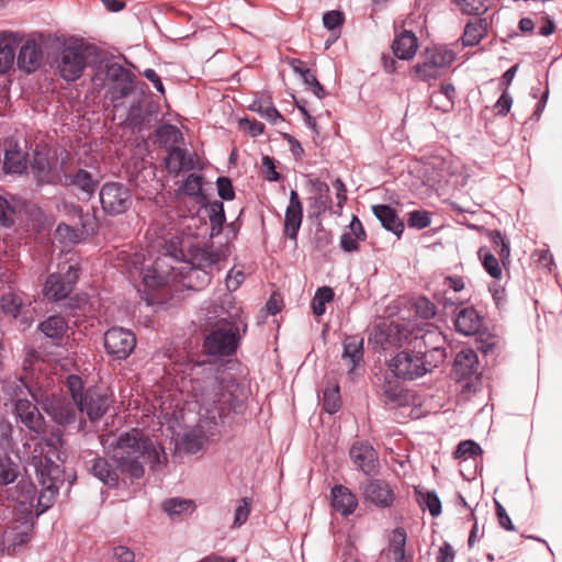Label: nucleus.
<instances>
[{
  "instance_id": "1",
  "label": "nucleus",
  "mask_w": 562,
  "mask_h": 562,
  "mask_svg": "<svg viewBox=\"0 0 562 562\" xmlns=\"http://www.w3.org/2000/svg\"><path fill=\"white\" fill-rule=\"evenodd\" d=\"M238 385L232 378L222 374L221 376H209L203 384L194 382L193 395L200 405L199 424L187 430L179 440L181 449L189 453H196L201 450L206 438L214 435L215 428L224 423V419L237 409Z\"/></svg>"
},
{
  "instance_id": "2",
  "label": "nucleus",
  "mask_w": 562,
  "mask_h": 562,
  "mask_svg": "<svg viewBox=\"0 0 562 562\" xmlns=\"http://www.w3.org/2000/svg\"><path fill=\"white\" fill-rule=\"evenodd\" d=\"M63 446L61 435L54 432L49 439H40L31 452V464L42 486L37 496L36 487L31 482H20L16 492V502L22 507V515L35 508L36 516L45 513L54 503L60 481V468L56 464L58 450Z\"/></svg>"
},
{
  "instance_id": "3",
  "label": "nucleus",
  "mask_w": 562,
  "mask_h": 562,
  "mask_svg": "<svg viewBox=\"0 0 562 562\" xmlns=\"http://www.w3.org/2000/svg\"><path fill=\"white\" fill-rule=\"evenodd\" d=\"M101 443L117 469L133 479L144 475V462L155 468L167 460L165 450L138 429H131L117 437L101 436Z\"/></svg>"
},
{
  "instance_id": "4",
  "label": "nucleus",
  "mask_w": 562,
  "mask_h": 562,
  "mask_svg": "<svg viewBox=\"0 0 562 562\" xmlns=\"http://www.w3.org/2000/svg\"><path fill=\"white\" fill-rule=\"evenodd\" d=\"M246 323L238 316V310L229 314V319L218 321L204 339V349L212 356H229L235 352Z\"/></svg>"
},
{
  "instance_id": "5",
  "label": "nucleus",
  "mask_w": 562,
  "mask_h": 562,
  "mask_svg": "<svg viewBox=\"0 0 562 562\" xmlns=\"http://www.w3.org/2000/svg\"><path fill=\"white\" fill-rule=\"evenodd\" d=\"M422 59L420 63L414 66L413 71L419 80L427 81L436 79L441 70L452 64L454 53L442 46L426 48Z\"/></svg>"
},
{
  "instance_id": "6",
  "label": "nucleus",
  "mask_w": 562,
  "mask_h": 562,
  "mask_svg": "<svg viewBox=\"0 0 562 562\" xmlns=\"http://www.w3.org/2000/svg\"><path fill=\"white\" fill-rule=\"evenodd\" d=\"M435 367H437L436 363L426 358L422 350L417 353L401 351L390 362L391 371L404 380L420 378Z\"/></svg>"
},
{
  "instance_id": "7",
  "label": "nucleus",
  "mask_w": 562,
  "mask_h": 562,
  "mask_svg": "<svg viewBox=\"0 0 562 562\" xmlns=\"http://www.w3.org/2000/svg\"><path fill=\"white\" fill-rule=\"evenodd\" d=\"M59 75L67 81L77 80L86 67V56L82 43L70 41L66 43L56 59Z\"/></svg>"
},
{
  "instance_id": "8",
  "label": "nucleus",
  "mask_w": 562,
  "mask_h": 562,
  "mask_svg": "<svg viewBox=\"0 0 562 562\" xmlns=\"http://www.w3.org/2000/svg\"><path fill=\"white\" fill-rule=\"evenodd\" d=\"M134 269L139 270L143 279L145 292L154 291L165 286L168 282L169 271L162 269V258H157L154 262L146 265L143 254H135L132 260ZM145 301L147 305L155 304V300L146 293Z\"/></svg>"
},
{
  "instance_id": "9",
  "label": "nucleus",
  "mask_w": 562,
  "mask_h": 562,
  "mask_svg": "<svg viewBox=\"0 0 562 562\" xmlns=\"http://www.w3.org/2000/svg\"><path fill=\"white\" fill-rule=\"evenodd\" d=\"M102 209L111 215L126 212L132 205V194L127 187L119 182L105 183L100 191Z\"/></svg>"
},
{
  "instance_id": "10",
  "label": "nucleus",
  "mask_w": 562,
  "mask_h": 562,
  "mask_svg": "<svg viewBox=\"0 0 562 562\" xmlns=\"http://www.w3.org/2000/svg\"><path fill=\"white\" fill-rule=\"evenodd\" d=\"M460 168V162L451 157H431L424 164V183L434 188L441 181H448L449 177L457 176Z\"/></svg>"
},
{
  "instance_id": "11",
  "label": "nucleus",
  "mask_w": 562,
  "mask_h": 562,
  "mask_svg": "<svg viewBox=\"0 0 562 562\" xmlns=\"http://www.w3.org/2000/svg\"><path fill=\"white\" fill-rule=\"evenodd\" d=\"M136 338L134 334L122 327H112L104 334L106 352L115 359H125L134 350Z\"/></svg>"
},
{
  "instance_id": "12",
  "label": "nucleus",
  "mask_w": 562,
  "mask_h": 562,
  "mask_svg": "<svg viewBox=\"0 0 562 562\" xmlns=\"http://www.w3.org/2000/svg\"><path fill=\"white\" fill-rule=\"evenodd\" d=\"M45 412L59 425H69L76 420L75 403L59 394H50L41 400Z\"/></svg>"
},
{
  "instance_id": "13",
  "label": "nucleus",
  "mask_w": 562,
  "mask_h": 562,
  "mask_svg": "<svg viewBox=\"0 0 562 562\" xmlns=\"http://www.w3.org/2000/svg\"><path fill=\"white\" fill-rule=\"evenodd\" d=\"M78 279V270L74 266H68L65 277L52 273L48 276L44 294L48 300L60 301L68 296L72 290L74 283Z\"/></svg>"
},
{
  "instance_id": "14",
  "label": "nucleus",
  "mask_w": 562,
  "mask_h": 562,
  "mask_svg": "<svg viewBox=\"0 0 562 562\" xmlns=\"http://www.w3.org/2000/svg\"><path fill=\"white\" fill-rule=\"evenodd\" d=\"M27 394L31 395L32 401L24 397H19L15 402V412L20 417L21 422L30 429L35 432H42L44 427V419L37 408V406L33 403L40 402L38 397L30 391L27 386H25Z\"/></svg>"
},
{
  "instance_id": "15",
  "label": "nucleus",
  "mask_w": 562,
  "mask_h": 562,
  "mask_svg": "<svg viewBox=\"0 0 562 562\" xmlns=\"http://www.w3.org/2000/svg\"><path fill=\"white\" fill-rule=\"evenodd\" d=\"M349 457L353 464L367 475L378 471L379 458L374 448L364 441L355 442L349 450Z\"/></svg>"
},
{
  "instance_id": "16",
  "label": "nucleus",
  "mask_w": 562,
  "mask_h": 562,
  "mask_svg": "<svg viewBox=\"0 0 562 562\" xmlns=\"http://www.w3.org/2000/svg\"><path fill=\"white\" fill-rule=\"evenodd\" d=\"M91 422L100 419L109 408V398L95 389H88L75 404Z\"/></svg>"
},
{
  "instance_id": "17",
  "label": "nucleus",
  "mask_w": 562,
  "mask_h": 562,
  "mask_svg": "<svg viewBox=\"0 0 562 562\" xmlns=\"http://www.w3.org/2000/svg\"><path fill=\"white\" fill-rule=\"evenodd\" d=\"M362 493L367 501L386 508L393 505L395 494L391 485L383 480H369L362 485Z\"/></svg>"
},
{
  "instance_id": "18",
  "label": "nucleus",
  "mask_w": 562,
  "mask_h": 562,
  "mask_svg": "<svg viewBox=\"0 0 562 562\" xmlns=\"http://www.w3.org/2000/svg\"><path fill=\"white\" fill-rule=\"evenodd\" d=\"M303 221V204L295 190L290 191L289 205L284 215V234L295 240Z\"/></svg>"
},
{
  "instance_id": "19",
  "label": "nucleus",
  "mask_w": 562,
  "mask_h": 562,
  "mask_svg": "<svg viewBox=\"0 0 562 562\" xmlns=\"http://www.w3.org/2000/svg\"><path fill=\"white\" fill-rule=\"evenodd\" d=\"M21 35L12 31H0V74L7 72L15 59V49L21 43Z\"/></svg>"
},
{
  "instance_id": "20",
  "label": "nucleus",
  "mask_w": 562,
  "mask_h": 562,
  "mask_svg": "<svg viewBox=\"0 0 562 562\" xmlns=\"http://www.w3.org/2000/svg\"><path fill=\"white\" fill-rule=\"evenodd\" d=\"M1 302L4 313L12 315L14 318H20L25 328L32 324L35 312L30 305H25L18 294H4Z\"/></svg>"
},
{
  "instance_id": "21",
  "label": "nucleus",
  "mask_w": 562,
  "mask_h": 562,
  "mask_svg": "<svg viewBox=\"0 0 562 562\" xmlns=\"http://www.w3.org/2000/svg\"><path fill=\"white\" fill-rule=\"evenodd\" d=\"M420 338L426 347V350L423 351V355L432 363H436V366L442 362L446 358L443 348L446 338L442 333L438 329H429Z\"/></svg>"
},
{
  "instance_id": "22",
  "label": "nucleus",
  "mask_w": 562,
  "mask_h": 562,
  "mask_svg": "<svg viewBox=\"0 0 562 562\" xmlns=\"http://www.w3.org/2000/svg\"><path fill=\"white\" fill-rule=\"evenodd\" d=\"M407 535L403 528H396L392 531L387 548L382 551V555L392 562H411V558L406 555Z\"/></svg>"
},
{
  "instance_id": "23",
  "label": "nucleus",
  "mask_w": 562,
  "mask_h": 562,
  "mask_svg": "<svg viewBox=\"0 0 562 562\" xmlns=\"http://www.w3.org/2000/svg\"><path fill=\"white\" fill-rule=\"evenodd\" d=\"M342 347V361L348 368V373H352L363 360V338L348 336L345 338Z\"/></svg>"
},
{
  "instance_id": "24",
  "label": "nucleus",
  "mask_w": 562,
  "mask_h": 562,
  "mask_svg": "<svg viewBox=\"0 0 562 562\" xmlns=\"http://www.w3.org/2000/svg\"><path fill=\"white\" fill-rule=\"evenodd\" d=\"M331 506L342 516H348L356 510L358 499L348 487L344 485H335L331 488Z\"/></svg>"
},
{
  "instance_id": "25",
  "label": "nucleus",
  "mask_w": 562,
  "mask_h": 562,
  "mask_svg": "<svg viewBox=\"0 0 562 562\" xmlns=\"http://www.w3.org/2000/svg\"><path fill=\"white\" fill-rule=\"evenodd\" d=\"M27 158L19 145L9 140L5 145L3 170L5 173H23L27 169Z\"/></svg>"
},
{
  "instance_id": "26",
  "label": "nucleus",
  "mask_w": 562,
  "mask_h": 562,
  "mask_svg": "<svg viewBox=\"0 0 562 562\" xmlns=\"http://www.w3.org/2000/svg\"><path fill=\"white\" fill-rule=\"evenodd\" d=\"M479 359L474 350L464 348L460 350L454 359L453 372L460 380L472 376L477 371Z\"/></svg>"
},
{
  "instance_id": "27",
  "label": "nucleus",
  "mask_w": 562,
  "mask_h": 562,
  "mask_svg": "<svg viewBox=\"0 0 562 562\" xmlns=\"http://www.w3.org/2000/svg\"><path fill=\"white\" fill-rule=\"evenodd\" d=\"M21 519V524L14 526L13 531L5 532L9 551H14L16 547L27 543L31 539L34 525L33 515L26 513V515H22Z\"/></svg>"
},
{
  "instance_id": "28",
  "label": "nucleus",
  "mask_w": 562,
  "mask_h": 562,
  "mask_svg": "<svg viewBox=\"0 0 562 562\" xmlns=\"http://www.w3.org/2000/svg\"><path fill=\"white\" fill-rule=\"evenodd\" d=\"M108 76L116 82L112 88L113 101L126 97L132 91V80L130 72L122 66H110L108 69Z\"/></svg>"
},
{
  "instance_id": "29",
  "label": "nucleus",
  "mask_w": 562,
  "mask_h": 562,
  "mask_svg": "<svg viewBox=\"0 0 562 562\" xmlns=\"http://www.w3.org/2000/svg\"><path fill=\"white\" fill-rule=\"evenodd\" d=\"M42 49L35 41L24 43L18 55V66L26 72L36 70L41 64Z\"/></svg>"
},
{
  "instance_id": "30",
  "label": "nucleus",
  "mask_w": 562,
  "mask_h": 562,
  "mask_svg": "<svg viewBox=\"0 0 562 562\" xmlns=\"http://www.w3.org/2000/svg\"><path fill=\"white\" fill-rule=\"evenodd\" d=\"M454 326L460 334L464 336H472L480 330L482 321L474 308L465 307L457 314Z\"/></svg>"
},
{
  "instance_id": "31",
  "label": "nucleus",
  "mask_w": 562,
  "mask_h": 562,
  "mask_svg": "<svg viewBox=\"0 0 562 562\" xmlns=\"http://www.w3.org/2000/svg\"><path fill=\"white\" fill-rule=\"evenodd\" d=\"M372 212L381 222L382 226L400 237L404 229V224L397 216L395 210L389 205L379 204L372 206Z\"/></svg>"
},
{
  "instance_id": "32",
  "label": "nucleus",
  "mask_w": 562,
  "mask_h": 562,
  "mask_svg": "<svg viewBox=\"0 0 562 562\" xmlns=\"http://www.w3.org/2000/svg\"><path fill=\"white\" fill-rule=\"evenodd\" d=\"M418 41L411 31H403L393 42L392 48L395 56L400 59H412L417 50Z\"/></svg>"
},
{
  "instance_id": "33",
  "label": "nucleus",
  "mask_w": 562,
  "mask_h": 562,
  "mask_svg": "<svg viewBox=\"0 0 562 562\" xmlns=\"http://www.w3.org/2000/svg\"><path fill=\"white\" fill-rule=\"evenodd\" d=\"M38 329L48 338L59 339L68 330V323L63 316L53 315L41 322Z\"/></svg>"
},
{
  "instance_id": "34",
  "label": "nucleus",
  "mask_w": 562,
  "mask_h": 562,
  "mask_svg": "<svg viewBox=\"0 0 562 562\" xmlns=\"http://www.w3.org/2000/svg\"><path fill=\"white\" fill-rule=\"evenodd\" d=\"M92 474L106 485L114 486L119 482V474L103 458H97L91 467Z\"/></svg>"
},
{
  "instance_id": "35",
  "label": "nucleus",
  "mask_w": 562,
  "mask_h": 562,
  "mask_svg": "<svg viewBox=\"0 0 562 562\" xmlns=\"http://www.w3.org/2000/svg\"><path fill=\"white\" fill-rule=\"evenodd\" d=\"M162 509L171 518L190 515L194 512L195 505L191 499L170 498L162 503Z\"/></svg>"
},
{
  "instance_id": "36",
  "label": "nucleus",
  "mask_w": 562,
  "mask_h": 562,
  "mask_svg": "<svg viewBox=\"0 0 562 562\" xmlns=\"http://www.w3.org/2000/svg\"><path fill=\"white\" fill-rule=\"evenodd\" d=\"M166 162L168 169L173 172H178L182 169H190L192 167L191 160L188 158L187 150L177 146H172Z\"/></svg>"
},
{
  "instance_id": "37",
  "label": "nucleus",
  "mask_w": 562,
  "mask_h": 562,
  "mask_svg": "<svg viewBox=\"0 0 562 562\" xmlns=\"http://www.w3.org/2000/svg\"><path fill=\"white\" fill-rule=\"evenodd\" d=\"M485 34L483 21L470 22L465 25L462 36L463 45L474 46L481 42Z\"/></svg>"
},
{
  "instance_id": "38",
  "label": "nucleus",
  "mask_w": 562,
  "mask_h": 562,
  "mask_svg": "<svg viewBox=\"0 0 562 562\" xmlns=\"http://www.w3.org/2000/svg\"><path fill=\"white\" fill-rule=\"evenodd\" d=\"M70 183L81 190L87 199L93 194L97 188V182L92 179L91 175L82 169L71 178Z\"/></svg>"
},
{
  "instance_id": "39",
  "label": "nucleus",
  "mask_w": 562,
  "mask_h": 562,
  "mask_svg": "<svg viewBox=\"0 0 562 562\" xmlns=\"http://www.w3.org/2000/svg\"><path fill=\"white\" fill-rule=\"evenodd\" d=\"M31 167L38 181L44 182L49 180L52 168L45 154L35 151Z\"/></svg>"
},
{
  "instance_id": "40",
  "label": "nucleus",
  "mask_w": 562,
  "mask_h": 562,
  "mask_svg": "<svg viewBox=\"0 0 562 562\" xmlns=\"http://www.w3.org/2000/svg\"><path fill=\"white\" fill-rule=\"evenodd\" d=\"M19 475V467L8 456H0V484L8 485Z\"/></svg>"
},
{
  "instance_id": "41",
  "label": "nucleus",
  "mask_w": 562,
  "mask_h": 562,
  "mask_svg": "<svg viewBox=\"0 0 562 562\" xmlns=\"http://www.w3.org/2000/svg\"><path fill=\"white\" fill-rule=\"evenodd\" d=\"M334 299V291L329 286L319 288L312 301V310L316 316H322L326 311V304Z\"/></svg>"
},
{
  "instance_id": "42",
  "label": "nucleus",
  "mask_w": 562,
  "mask_h": 562,
  "mask_svg": "<svg viewBox=\"0 0 562 562\" xmlns=\"http://www.w3.org/2000/svg\"><path fill=\"white\" fill-rule=\"evenodd\" d=\"M340 404L341 403L338 384L335 383L333 385L327 386L324 391L323 397L324 409L329 414H334L339 411Z\"/></svg>"
},
{
  "instance_id": "43",
  "label": "nucleus",
  "mask_w": 562,
  "mask_h": 562,
  "mask_svg": "<svg viewBox=\"0 0 562 562\" xmlns=\"http://www.w3.org/2000/svg\"><path fill=\"white\" fill-rule=\"evenodd\" d=\"M82 233L69 225L59 224L55 231V239L64 246L77 244L81 239Z\"/></svg>"
},
{
  "instance_id": "44",
  "label": "nucleus",
  "mask_w": 562,
  "mask_h": 562,
  "mask_svg": "<svg viewBox=\"0 0 562 562\" xmlns=\"http://www.w3.org/2000/svg\"><path fill=\"white\" fill-rule=\"evenodd\" d=\"M464 14L480 15L488 10V0H456Z\"/></svg>"
},
{
  "instance_id": "45",
  "label": "nucleus",
  "mask_w": 562,
  "mask_h": 562,
  "mask_svg": "<svg viewBox=\"0 0 562 562\" xmlns=\"http://www.w3.org/2000/svg\"><path fill=\"white\" fill-rule=\"evenodd\" d=\"M479 255L482 259V265L487 273L494 279H499L502 277V268L498 263V260L492 255L490 251L481 248Z\"/></svg>"
},
{
  "instance_id": "46",
  "label": "nucleus",
  "mask_w": 562,
  "mask_h": 562,
  "mask_svg": "<svg viewBox=\"0 0 562 562\" xmlns=\"http://www.w3.org/2000/svg\"><path fill=\"white\" fill-rule=\"evenodd\" d=\"M482 453L481 447L473 440L460 442L454 451L456 459H467Z\"/></svg>"
},
{
  "instance_id": "47",
  "label": "nucleus",
  "mask_w": 562,
  "mask_h": 562,
  "mask_svg": "<svg viewBox=\"0 0 562 562\" xmlns=\"http://www.w3.org/2000/svg\"><path fill=\"white\" fill-rule=\"evenodd\" d=\"M157 136L161 142L170 143L172 146H176L180 143L182 135L179 128L173 125H162L157 130Z\"/></svg>"
},
{
  "instance_id": "48",
  "label": "nucleus",
  "mask_w": 562,
  "mask_h": 562,
  "mask_svg": "<svg viewBox=\"0 0 562 562\" xmlns=\"http://www.w3.org/2000/svg\"><path fill=\"white\" fill-rule=\"evenodd\" d=\"M420 506L428 509L431 516L436 517L441 513V503L435 492H427L422 496Z\"/></svg>"
},
{
  "instance_id": "49",
  "label": "nucleus",
  "mask_w": 562,
  "mask_h": 562,
  "mask_svg": "<svg viewBox=\"0 0 562 562\" xmlns=\"http://www.w3.org/2000/svg\"><path fill=\"white\" fill-rule=\"evenodd\" d=\"M66 386L71 395L72 402L76 404L83 396V384L78 375H69L66 380Z\"/></svg>"
},
{
  "instance_id": "50",
  "label": "nucleus",
  "mask_w": 562,
  "mask_h": 562,
  "mask_svg": "<svg viewBox=\"0 0 562 562\" xmlns=\"http://www.w3.org/2000/svg\"><path fill=\"white\" fill-rule=\"evenodd\" d=\"M182 190L184 193L191 196L200 195L202 190V178L194 173L188 176L182 186Z\"/></svg>"
},
{
  "instance_id": "51",
  "label": "nucleus",
  "mask_w": 562,
  "mask_h": 562,
  "mask_svg": "<svg viewBox=\"0 0 562 562\" xmlns=\"http://www.w3.org/2000/svg\"><path fill=\"white\" fill-rule=\"evenodd\" d=\"M415 310L417 315L422 318L428 319L436 315V307L434 303H431L426 297H419L415 303Z\"/></svg>"
},
{
  "instance_id": "52",
  "label": "nucleus",
  "mask_w": 562,
  "mask_h": 562,
  "mask_svg": "<svg viewBox=\"0 0 562 562\" xmlns=\"http://www.w3.org/2000/svg\"><path fill=\"white\" fill-rule=\"evenodd\" d=\"M408 225L414 228H425L430 225L429 213L426 211H413L409 213Z\"/></svg>"
},
{
  "instance_id": "53",
  "label": "nucleus",
  "mask_w": 562,
  "mask_h": 562,
  "mask_svg": "<svg viewBox=\"0 0 562 562\" xmlns=\"http://www.w3.org/2000/svg\"><path fill=\"white\" fill-rule=\"evenodd\" d=\"M250 514V502L248 498H243L235 510L234 527L244 525Z\"/></svg>"
},
{
  "instance_id": "54",
  "label": "nucleus",
  "mask_w": 562,
  "mask_h": 562,
  "mask_svg": "<svg viewBox=\"0 0 562 562\" xmlns=\"http://www.w3.org/2000/svg\"><path fill=\"white\" fill-rule=\"evenodd\" d=\"M344 23V14L340 11H328L323 16V24L327 30L334 31Z\"/></svg>"
},
{
  "instance_id": "55",
  "label": "nucleus",
  "mask_w": 562,
  "mask_h": 562,
  "mask_svg": "<svg viewBox=\"0 0 562 562\" xmlns=\"http://www.w3.org/2000/svg\"><path fill=\"white\" fill-rule=\"evenodd\" d=\"M245 280V273L235 267L231 269L226 277V288L229 292L236 291Z\"/></svg>"
},
{
  "instance_id": "56",
  "label": "nucleus",
  "mask_w": 562,
  "mask_h": 562,
  "mask_svg": "<svg viewBox=\"0 0 562 562\" xmlns=\"http://www.w3.org/2000/svg\"><path fill=\"white\" fill-rule=\"evenodd\" d=\"M14 222V210L10 203L0 196V223L3 226H11Z\"/></svg>"
},
{
  "instance_id": "57",
  "label": "nucleus",
  "mask_w": 562,
  "mask_h": 562,
  "mask_svg": "<svg viewBox=\"0 0 562 562\" xmlns=\"http://www.w3.org/2000/svg\"><path fill=\"white\" fill-rule=\"evenodd\" d=\"M430 102L437 110L442 112H449L453 108L452 99H449L437 91L432 92Z\"/></svg>"
},
{
  "instance_id": "58",
  "label": "nucleus",
  "mask_w": 562,
  "mask_h": 562,
  "mask_svg": "<svg viewBox=\"0 0 562 562\" xmlns=\"http://www.w3.org/2000/svg\"><path fill=\"white\" fill-rule=\"evenodd\" d=\"M218 195L223 200H233L235 196L232 182L226 177H220L216 181Z\"/></svg>"
},
{
  "instance_id": "59",
  "label": "nucleus",
  "mask_w": 562,
  "mask_h": 562,
  "mask_svg": "<svg viewBox=\"0 0 562 562\" xmlns=\"http://www.w3.org/2000/svg\"><path fill=\"white\" fill-rule=\"evenodd\" d=\"M495 507H496V516H497L498 524L501 525V527L506 530H509V531L515 530V526L513 525L504 506L499 502H495Z\"/></svg>"
},
{
  "instance_id": "60",
  "label": "nucleus",
  "mask_w": 562,
  "mask_h": 562,
  "mask_svg": "<svg viewBox=\"0 0 562 562\" xmlns=\"http://www.w3.org/2000/svg\"><path fill=\"white\" fill-rule=\"evenodd\" d=\"M239 125L244 130L248 131L252 136L260 135L263 132L265 127V125L261 122L250 119H240Z\"/></svg>"
},
{
  "instance_id": "61",
  "label": "nucleus",
  "mask_w": 562,
  "mask_h": 562,
  "mask_svg": "<svg viewBox=\"0 0 562 562\" xmlns=\"http://www.w3.org/2000/svg\"><path fill=\"white\" fill-rule=\"evenodd\" d=\"M513 105L512 95L505 90L495 104L498 114L506 115Z\"/></svg>"
},
{
  "instance_id": "62",
  "label": "nucleus",
  "mask_w": 562,
  "mask_h": 562,
  "mask_svg": "<svg viewBox=\"0 0 562 562\" xmlns=\"http://www.w3.org/2000/svg\"><path fill=\"white\" fill-rule=\"evenodd\" d=\"M359 240L352 233L344 232L340 237V246L347 252L356 251Z\"/></svg>"
},
{
  "instance_id": "63",
  "label": "nucleus",
  "mask_w": 562,
  "mask_h": 562,
  "mask_svg": "<svg viewBox=\"0 0 562 562\" xmlns=\"http://www.w3.org/2000/svg\"><path fill=\"white\" fill-rule=\"evenodd\" d=\"M114 557L119 562H134L135 553L127 547H117L114 550Z\"/></svg>"
},
{
  "instance_id": "64",
  "label": "nucleus",
  "mask_w": 562,
  "mask_h": 562,
  "mask_svg": "<svg viewBox=\"0 0 562 562\" xmlns=\"http://www.w3.org/2000/svg\"><path fill=\"white\" fill-rule=\"evenodd\" d=\"M453 559H454L453 548L448 542H445L439 548V553H438V557H437V562H452Z\"/></svg>"
}]
</instances>
